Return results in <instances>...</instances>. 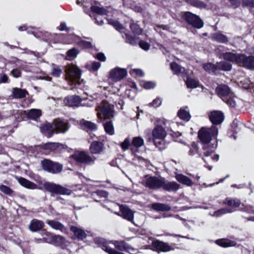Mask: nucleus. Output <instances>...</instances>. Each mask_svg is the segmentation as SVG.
<instances>
[{
	"mask_svg": "<svg viewBox=\"0 0 254 254\" xmlns=\"http://www.w3.org/2000/svg\"><path fill=\"white\" fill-rule=\"evenodd\" d=\"M240 83L243 88L245 89H250L251 87H254V82L252 81L248 78H244L240 81Z\"/></svg>",
	"mask_w": 254,
	"mask_h": 254,
	"instance_id": "c03bdc74",
	"label": "nucleus"
},
{
	"mask_svg": "<svg viewBox=\"0 0 254 254\" xmlns=\"http://www.w3.org/2000/svg\"><path fill=\"white\" fill-rule=\"evenodd\" d=\"M224 116L222 112L213 111L209 115V119L214 125H219L222 123Z\"/></svg>",
	"mask_w": 254,
	"mask_h": 254,
	"instance_id": "f3484780",
	"label": "nucleus"
},
{
	"mask_svg": "<svg viewBox=\"0 0 254 254\" xmlns=\"http://www.w3.org/2000/svg\"><path fill=\"white\" fill-rule=\"evenodd\" d=\"M204 69L209 73L216 74L217 73L216 65L211 63L205 64L203 65Z\"/></svg>",
	"mask_w": 254,
	"mask_h": 254,
	"instance_id": "a19ab883",
	"label": "nucleus"
},
{
	"mask_svg": "<svg viewBox=\"0 0 254 254\" xmlns=\"http://www.w3.org/2000/svg\"><path fill=\"white\" fill-rule=\"evenodd\" d=\"M127 74V71L126 69L117 67L110 71L109 78L115 82H118L125 77Z\"/></svg>",
	"mask_w": 254,
	"mask_h": 254,
	"instance_id": "f8f14e48",
	"label": "nucleus"
},
{
	"mask_svg": "<svg viewBox=\"0 0 254 254\" xmlns=\"http://www.w3.org/2000/svg\"><path fill=\"white\" fill-rule=\"evenodd\" d=\"M120 209L121 212V216L125 219L132 222L133 219V213L132 211L127 207L125 205H121Z\"/></svg>",
	"mask_w": 254,
	"mask_h": 254,
	"instance_id": "412c9836",
	"label": "nucleus"
},
{
	"mask_svg": "<svg viewBox=\"0 0 254 254\" xmlns=\"http://www.w3.org/2000/svg\"><path fill=\"white\" fill-rule=\"evenodd\" d=\"M242 54L226 52L222 54L223 59L230 62L240 65Z\"/></svg>",
	"mask_w": 254,
	"mask_h": 254,
	"instance_id": "a211bd4d",
	"label": "nucleus"
},
{
	"mask_svg": "<svg viewBox=\"0 0 254 254\" xmlns=\"http://www.w3.org/2000/svg\"><path fill=\"white\" fill-rule=\"evenodd\" d=\"M52 66L51 74L55 77H59L63 72L62 69L60 66L55 64H52Z\"/></svg>",
	"mask_w": 254,
	"mask_h": 254,
	"instance_id": "ea45409f",
	"label": "nucleus"
},
{
	"mask_svg": "<svg viewBox=\"0 0 254 254\" xmlns=\"http://www.w3.org/2000/svg\"><path fill=\"white\" fill-rule=\"evenodd\" d=\"M212 40L221 43H226L228 42V38L220 32H216L211 35Z\"/></svg>",
	"mask_w": 254,
	"mask_h": 254,
	"instance_id": "c85d7f7f",
	"label": "nucleus"
},
{
	"mask_svg": "<svg viewBox=\"0 0 254 254\" xmlns=\"http://www.w3.org/2000/svg\"><path fill=\"white\" fill-rule=\"evenodd\" d=\"M163 178L156 177H146L145 185L150 189L157 190L162 188Z\"/></svg>",
	"mask_w": 254,
	"mask_h": 254,
	"instance_id": "ddd939ff",
	"label": "nucleus"
},
{
	"mask_svg": "<svg viewBox=\"0 0 254 254\" xmlns=\"http://www.w3.org/2000/svg\"><path fill=\"white\" fill-rule=\"evenodd\" d=\"M242 4L244 6L254 7V0H243Z\"/></svg>",
	"mask_w": 254,
	"mask_h": 254,
	"instance_id": "0e129e2a",
	"label": "nucleus"
},
{
	"mask_svg": "<svg viewBox=\"0 0 254 254\" xmlns=\"http://www.w3.org/2000/svg\"><path fill=\"white\" fill-rule=\"evenodd\" d=\"M215 243L223 248L234 247L236 246V243L235 241H231L227 239H221L215 241Z\"/></svg>",
	"mask_w": 254,
	"mask_h": 254,
	"instance_id": "c756f323",
	"label": "nucleus"
},
{
	"mask_svg": "<svg viewBox=\"0 0 254 254\" xmlns=\"http://www.w3.org/2000/svg\"><path fill=\"white\" fill-rule=\"evenodd\" d=\"M175 178L179 183L188 187H191L193 185V182L190 178L183 174H177Z\"/></svg>",
	"mask_w": 254,
	"mask_h": 254,
	"instance_id": "393cba45",
	"label": "nucleus"
},
{
	"mask_svg": "<svg viewBox=\"0 0 254 254\" xmlns=\"http://www.w3.org/2000/svg\"><path fill=\"white\" fill-rule=\"evenodd\" d=\"M187 2L190 5L199 8H205L206 5L200 0H186Z\"/></svg>",
	"mask_w": 254,
	"mask_h": 254,
	"instance_id": "79ce46f5",
	"label": "nucleus"
},
{
	"mask_svg": "<svg viewBox=\"0 0 254 254\" xmlns=\"http://www.w3.org/2000/svg\"><path fill=\"white\" fill-rule=\"evenodd\" d=\"M152 208L159 211H166L171 210V207L164 203H154L152 204Z\"/></svg>",
	"mask_w": 254,
	"mask_h": 254,
	"instance_id": "c9c22d12",
	"label": "nucleus"
},
{
	"mask_svg": "<svg viewBox=\"0 0 254 254\" xmlns=\"http://www.w3.org/2000/svg\"><path fill=\"white\" fill-rule=\"evenodd\" d=\"M72 157L77 162L87 165L94 164L95 158H92L84 152H77L72 155Z\"/></svg>",
	"mask_w": 254,
	"mask_h": 254,
	"instance_id": "9b49d317",
	"label": "nucleus"
},
{
	"mask_svg": "<svg viewBox=\"0 0 254 254\" xmlns=\"http://www.w3.org/2000/svg\"><path fill=\"white\" fill-rule=\"evenodd\" d=\"M162 188L168 191H176L179 189L180 185L175 182L166 181L165 179L163 178Z\"/></svg>",
	"mask_w": 254,
	"mask_h": 254,
	"instance_id": "aec40b11",
	"label": "nucleus"
},
{
	"mask_svg": "<svg viewBox=\"0 0 254 254\" xmlns=\"http://www.w3.org/2000/svg\"><path fill=\"white\" fill-rule=\"evenodd\" d=\"M155 30L157 32L160 33L161 35L164 34V33L162 31H166L167 32L169 31V27L167 25H161L157 26Z\"/></svg>",
	"mask_w": 254,
	"mask_h": 254,
	"instance_id": "052dcab7",
	"label": "nucleus"
},
{
	"mask_svg": "<svg viewBox=\"0 0 254 254\" xmlns=\"http://www.w3.org/2000/svg\"><path fill=\"white\" fill-rule=\"evenodd\" d=\"M157 122L158 124H160V125L156 126L153 129L152 135L153 138L152 139H164L167 134L165 128H166L167 130H169V128L167 127V125H170L171 124L174 125V124L163 118L158 119Z\"/></svg>",
	"mask_w": 254,
	"mask_h": 254,
	"instance_id": "7ed1b4c3",
	"label": "nucleus"
},
{
	"mask_svg": "<svg viewBox=\"0 0 254 254\" xmlns=\"http://www.w3.org/2000/svg\"><path fill=\"white\" fill-rule=\"evenodd\" d=\"M170 67L172 71L176 74H183L185 71L184 67L181 66L176 63H172L170 64Z\"/></svg>",
	"mask_w": 254,
	"mask_h": 254,
	"instance_id": "4c0bfd02",
	"label": "nucleus"
},
{
	"mask_svg": "<svg viewBox=\"0 0 254 254\" xmlns=\"http://www.w3.org/2000/svg\"><path fill=\"white\" fill-rule=\"evenodd\" d=\"M218 133V128L214 126L211 127H202L198 133V136L200 141L204 144L203 146V160L208 163L210 160L216 162L219 160V155L213 154L216 146H213L209 148L208 143L213 139H215Z\"/></svg>",
	"mask_w": 254,
	"mask_h": 254,
	"instance_id": "f257e3e1",
	"label": "nucleus"
},
{
	"mask_svg": "<svg viewBox=\"0 0 254 254\" xmlns=\"http://www.w3.org/2000/svg\"><path fill=\"white\" fill-rule=\"evenodd\" d=\"M217 71L219 70L223 71H230L231 70L232 64L226 61H221L216 63Z\"/></svg>",
	"mask_w": 254,
	"mask_h": 254,
	"instance_id": "473e14b6",
	"label": "nucleus"
},
{
	"mask_svg": "<svg viewBox=\"0 0 254 254\" xmlns=\"http://www.w3.org/2000/svg\"><path fill=\"white\" fill-rule=\"evenodd\" d=\"M131 145L134 147V148H131L134 157L138 160L141 159V156L138 154L139 152L137 148L143 145V139L140 137H133L131 142Z\"/></svg>",
	"mask_w": 254,
	"mask_h": 254,
	"instance_id": "2eb2a0df",
	"label": "nucleus"
},
{
	"mask_svg": "<svg viewBox=\"0 0 254 254\" xmlns=\"http://www.w3.org/2000/svg\"><path fill=\"white\" fill-rule=\"evenodd\" d=\"M186 83L188 88H195L198 85V81L190 77L187 78Z\"/></svg>",
	"mask_w": 254,
	"mask_h": 254,
	"instance_id": "a18cd8bd",
	"label": "nucleus"
},
{
	"mask_svg": "<svg viewBox=\"0 0 254 254\" xmlns=\"http://www.w3.org/2000/svg\"><path fill=\"white\" fill-rule=\"evenodd\" d=\"M44 225L43 221L37 219H33L31 221L29 229L32 232H36L42 229Z\"/></svg>",
	"mask_w": 254,
	"mask_h": 254,
	"instance_id": "bb28decb",
	"label": "nucleus"
},
{
	"mask_svg": "<svg viewBox=\"0 0 254 254\" xmlns=\"http://www.w3.org/2000/svg\"><path fill=\"white\" fill-rule=\"evenodd\" d=\"M81 99L77 95H71L65 97L64 100L65 105L71 107H77L80 106Z\"/></svg>",
	"mask_w": 254,
	"mask_h": 254,
	"instance_id": "dca6fc26",
	"label": "nucleus"
},
{
	"mask_svg": "<svg viewBox=\"0 0 254 254\" xmlns=\"http://www.w3.org/2000/svg\"><path fill=\"white\" fill-rule=\"evenodd\" d=\"M149 239L150 241V244H144V249L153 250L158 252H167L173 250L171 247L166 243L153 239Z\"/></svg>",
	"mask_w": 254,
	"mask_h": 254,
	"instance_id": "423d86ee",
	"label": "nucleus"
},
{
	"mask_svg": "<svg viewBox=\"0 0 254 254\" xmlns=\"http://www.w3.org/2000/svg\"><path fill=\"white\" fill-rule=\"evenodd\" d=\"M104 149V144L99 141H93L90 146V151L92 154H100Z\"/></svg>",
	"mask_w": 254,
	"mask_h": 254,
	"instance_id": "b1692460",
	"label": "nucleus"
},
{
	"mask_svg": "<svg viewBox=\"0 0 254 254\" xmlns=\"http://www.w3.org/2000/svg\"><path fill=\"white\" fill-rule=\"evenodd\" d=\"M216 92L222 100H226V98L228 96H231V94L232 93L229 87L224 84L219 85L216 88Z\"/></svg>",
	"mask_w": 254,
	"mask_h": 254,
	"instance_id": "6ab92c4d",
	"label": "nucleus"
},
{
	"mask_svg": "<svg viewBox=\"0 0 254 254\" xmlns=\"http://www.w3.org/2000/svg\"><path fill=\"white\" fill-rule=\"evenodd\" d=\"M41 111L39 109H33L28 111L27 116L28 118L36 120L41 116Z\"/></svg>",
	"mask_w": 254,
	"mask_h": 254,
	"instance_id": "e433bc0d",
	"label": "nucleus"
},
{
	"mask_svg": "<svg viewBox=\"0 0 254 254\" xmlns=\"http://www.w3.org/2000/svg\"><path fill=\"white\" fill-rule=\"evenodd\" d=\"M156 84L153 81H144V89H151L155 88Z\"/></svg>",
	"mask_w": 254,
	"mask_h": 254,
	"instance_id": "bf43d9fd",
	"label": "nucleus"
},
{
	"mask_svg": "<svg viewBox=\"0 0 254 254\" xmlns=\"http://www.w3.org/2000/svg\"><path fill=\"white\" fill-rule=\"evenodd\" d=\"M233 211H234L232 210L231 208H222L215 211L214 214L212 215V216L219 217L223 214L227 213H231Z\"/></svg>",
	"mask_w": 254,
	"mask_h": 254,
	"instance_id": "8fccbe9b",
	"label": "nucleus"
},
{
	"mask_svg": "<svg viewBox=\"0 0 254 254\" xmlns=\"http://www.w3.org/2000/svg\"><path fill=\"white\" fill-rule=\"evenodd\" d=\"M130 145V139L128 137L126 138L125 140L121 144V148L124 151L128 149Z\"/></svg>",
	"mask_w": 254,
	"mask_h": 254,
	"instance_id": "13d9d810",
	"label": "nucleus"
},
{
	"mask_svg": "<svg viewBox=\"0 0 254 254\" xmlns=\"http://www.w3.org/2000/svg\"><path fill=\"white\" fill-rule=\"evenodd\" d=\"M223 101L231 107H235L236 105L233 93L231 94V96H228V97L226 98V100H223Z\"/></svg>",
	"mask_w": 254,
	"mask_h": 254,
	"instance_id": "49530a36",
	"label": "nucleus"
},
{
	"mask_svg": "<svg viewBox=\"0 0 254 254\" xmlns=\"http://www.w3.org/2000/svg\"><path fill=\"white\" fill-rule=\"evenodd\" d=\"M69 128V125L67 122L60 120H55L52 125L46 124L43 127V130H46L52 133H64Z\"/></svg>",
	"mask_w": 254,
	"mask_h": 254,
	"instance_id": "20e7f679",
	"label": "nucleus"
},
{
	"mask_svg": "<svg viewBox=\"0 0 254 254\" xmlns=\"http://www.w3.org/2000/svg\"><path fill=\"white\" fill-rule=\"evenodd\" d=\"M178 117L183 120L189 121L190 119L189 110L188 106H186L185 108L180 109L178 112Z\"/></svg>",
	"mask_w": 254,
	"mask_h": 254,
	"instance_id": "cd10ccee",
	"label": "nucleus"
},
{
	"mask_svg": "<svg viewBox=\"0 0 254 254\" xmlns=\"http://www.w3.org/2000/svg\"><path fill=\"white\" fill-rule=\"evenodd\" d=\"M183 17L189 24L195 28L200 29L203 26V22L199 16L190 12H185Z\"/></svg>",
	"mask_w": 254,
	"mask_h": 254,
	"instance_id": "9d476101",
	"label": "nucleus"
},
{
	"mask_svg": "<svg viewBox=\"0 0 254 254\" xmlns=\"http://www.w3.org/2000/svg\"><path fill=\"white\" fill-rule=\"evenodd\" d=\"M130 28L132 31L136 35H141L142 31L139 25L136 23H132L130 25Z\"/></svg>",
	"mask_w": 254,
	"mask_h": 254,
	"instance_id": "864d4df0",
	"label": "nucleus"
},
{
	"mask_svg": "<svg viewBox=\"0 0 254 254\" xmlns=\"http://www.w3.org/2000/svg\"><path fill=\"white\" fill-rule=\"evenodd\" d=\"M198 154L199 156H201V154L199 151V148L195 142L191 144V147L189 151L190 155H194L195 154Z\"/></svg>",
	"mask_w": 254,
	"mask_h": 254,
	"instance_id": "09e8293b",
	"label": "nucleus"
},
{
	"mask_svg": "<svg viewBox=\"0 0 254 254\" xmlns=\"http://www.w3.org/2000/svg\"><path fill=\"white\" fill-rule=\"evenodd\" d=\"M224 203L229 206L237 208L240 207V210L250 214H254V207L250 205H241V201L237 198L231 199L226 198L224 201ZM249 221L254 222V216H250L247 218Z\"/></svg>",
	"mask_w": 254,
	"mask_h": 254,
	"instance_id": "39448f33",
	"label": "nucleus"
},
{
	"mask_svg": "<svg viewBox=\"0 0 254 254\" xmlns=\"http://www.w3.org/2000/svg\"><path fill=\"white\" fill-rule=\"evenodd\" d=\"M129 73L135 77H141L143 74L142 70L139 68H134L131 69L129 71Z\"/></svg>",
	"mask_w": 254,
	"mask_h": 254,
	"instance_id": "4d7b16f0",
	"label": "nucleus"
},
{
	"mask_svg": "<svg viewBox=\"0 0 254 254\" xmlns=\"http://www.w3.org/2000/svg\"><path fill=\"white\" fill-rule=\"evenodd\" d=\"M147 139L149 142H152L154 145L159 150H164L167 146V144L165 142L164 139H151L149 136H147Z\"/></svg>",
	"mask_w": 254,
	"mask_h": 254,
	"instance_id": "7c9ffc66",
	"label": "nucleus"
},
{
	"mask_svg": "<svg viewBox=\"0 0 254 254\" xmlns=\"http://www.w3.org/2000/svg\"><path fill=\"white\" fill-rule=\"evenodd\" d=\"M46 223L53 229L60 230L61 232L66 233L67 232V229L61 222L56 220H47Z\"/></svg>",
	"mask_w": 254,
	"mask_h": 254,
	"instance_id": "4be33fe9",
	"label": "nucleus"
},
{
	"mask_svg": "<svg viewBox=\"0 0 254 254\" xmlns=\"http://www.w3.org/2000/svg\"><path fill=\"white\" fill-rule=\"evenodd\" d=\"M78 54L79 51L74 48L68 50L66 53L67 56L69 58V60L74 59Z\"/></svg>",
	"mask_w": 254,
	"mask_h": 254,
	"instance_id": "603ef678",
	"label": "nucleus"
},
{
	"mask_svg": "<svg viewBox=\"0 0 254 254\" xmlns=\"http://www.w3.org/2000/svg\"><path fill=\"white\" fill-rule=\"evenodd\" d=\"M18 183L23 187L32 190L35 189H42L41 187H38L37 185L34 184V183L24 178H19L18 179Z\"/></svg>",
	"mask_w": 254,
	"mask_h": 254,
	"instance_id": "5701e85b",
	"label": "nucleus"
},
{
	"mask_svg": "<svg viewBox=\"0 0 254 254\" xmlns=\"http://www.w3.org/2000/svg\"><path fill=\"white\" fill-rule=\"evenodd\" d=\"M10 73L15 78H18L21 75V71L17 68L12 69Z\"/></svg>",
	"mask_w": 254,
	"mask_h": 254,
	"instance_id": "338daca9",
	"label": "nucleus"
},
{
	"mask_svg": "<svg viewBox=\"0 0 254 254\" xmlns=\"http://www.w3.org/2000/svg\"><path fill=\"white\" fill-rule=\"evenodd\" d=\"M43 169L52 174L60 173L63 170V165L59 163L45 159L41 162Z\"/></svg>",
	"mask_w": 254,
	"mask_h": 254,
	"instance_id": "1a4fd4ad",
	"label": "nucleus"
},
{
	"mask_svg": "<svg viewBox=\"0 0 254 254\" xmlns=\"http://www.w3.org/2000/svg\"><path fill=\"white\" fill-rule=\"evenodd\" d=\"M95 195L100 197H107L108 195V193L104 190H98L93 193V196H94Z\"/></svg>",
	"mask_w": 254,
	"mask_h": 254,
	"instance_id": "680f3d73",
	"label": "nucleus"
},
{
	"mask_svg": "<svg viewBox=\"0 0 254 254\" xmlns=\"http://www.w3.org/2000/svg\"><path fill=\"white\" fill-rule=\"evenodd\" d=\"M0 190L9 195H12L14 193V191L9 187L3 185H0Z\"/></svg>",
	"mask_w": 254,
	"mask_h": 254,
	"instance_id": "5fc2aeb1",
	"label": "nucleus"
},
{
	"mask_svg": "<svg viewBox=\"0 0 254 254\" xmlns=\"http://www.w3.org/2000/svg\"><path fill=\"white\" fill-rule=\"evenodd\" d=\"M96 110L99 119H110L114 117L113 106L107 102H103Z\"/></svg>",
	"mask_w": 254,
	"mask_h": 254,
	"instance_id": "0eeeda50",
	"label": "nucleus"
},
{
	"mask_svg": "<svg viewBox=\"0 0 254 254\" xmlns=\"http://www.w3.org/2000/svg\"><path fill=\"white\" fill-rule=\"evenodd\" d=\"M70 231L79 239L83 240L86 237V234L85 231L81 228L75 226H71L70 227Z\"/></svg>",
	"mask_w": 254,
	"mask_h": 254,
	"instance_id": "2f4dec72",
	"label": "nucleus"
},
{
	"mask_svg": "<svg viewBox=\"0 0 254 254\" xmlns=\"http://www.w3.org/2000/svg\"><path fill=\"white\" fill-rule=\"evenodd\" d=\"M101 66V64L98 62H93L92 63V69L94 71H97Z\"/></svg>",
	"mask_w": 254,
	"mask_h": 254,
	"instance_id": "774afa93",
	"label": "nucleus"
},
{
	"mask_svg": "<svg viewBox=\"0 0 254 254\" xmlns=\"http://www.w3.org/2000/svg\"><path fill=\"white\" fill-rule=\"evenodd\" d=\"M223 101L231 107H235L236 105L233 93L231 94V96H228V97L226 98V100H223Z\"/></svg>",
	"mask_w": 254,
	"mask_h": 254,
	"instance_id": "de8ad7c7",
	"label": "nucleus"
},
{
	"mask_svg": "<svg viewBox=\"0 0 254 254\" xmlns=\"http://www.w3.org/2000/svg\"><path fill=\"white\" fill-rule=\"evenodd\" d=\"M162 100L160 98H156L154 99L152 103L149 104L150 106H152L154 108H157L161 105Z\"/></svg>",
	"mask_w": 254,
	"mask_h": 254,
	"instance_id": "69168bd1",
	"label": "nucleus"
},
{
	"mask_svg": "<svg viewBox=\"0 0 254 254\" xmlns=\"http://www.w3.org/2000/svg\"><path fill=\"white\" fill-rule=\"evenodd\" d=\"M65 71L66 73V79L71 84L80 85L83 80H80L81 70L75 65L70 64L65 66Z\"/></svg>",
	"mask_w": 254,
	"mask_h": 254,
	"instance_id": "f03ea898",
	"label": "nucleus"
},
{
	"mask_svg": "<svg viewBox=\"0 0 254 254\" xmlns=\"http://www.w3.org/2000/svg\"><path fill=\"white\" fill-rule=\"evenodd\" d=\"M125 35L126 36L127 42L130 44L131 45H134L137 44V43L138 42V38L132 36L126 33Z\"/></svg>",
	"mask_w": 254,
	"mask_h": 254,
	"instance_id": "6e6d98bb",
	"label": "nucleus"
},
{
	"mask_svg": "<svg viewBox=\"0 0 254 254\" xmlns=\"http://www.w3.org/2000/svg\"><path fill=\"white\" fill-rule=\"evenodd\" d=\"M28 94L27 91L25 89H22L18 88H14L12 91L13 97L14 98L20 99L23 98Z\"/></svg>",
	"mask_w": 254,
	"mask_h": 254,
	"instance_id": "f704fd0d",
	"label": "nucleus"
},
{
	"mask_svg": "<svg viewBox=\"0 0 254 254\" xmlns=\"http://www.w3.org/2000/svg\"><path fill=\"white\" fill-rule=\"evenodd\" d=\"M240 65L249 69L254 70V56H246L242 54Z\"/></svg>",
	"mask_w": 254,
	"mask_h": 254,
	"instance_id": "4468645a",
	"label": "nucleus"
},
{
	"mask_svg": "<svg viewBox=\"0 0 254 254\" xmlns=\"http://www.w3.org/2000/svg\"><path fill=\"white\" fill-rule=\"evenodd\" d=\"M59 147V143L54 142H48L43 145L42 148L44 149L54 151Z\"/></svg>",
	"mask_w": 254,
	"mask_h": 254,
	"instance_id": "37998d69",
	"label": "nucleus"
},
{
	"mask_svg": "<svg viewBox=\"0 0 254 254\" xmlns=\"http://www.w3.org/2000/svg\"><path fill=\"white\" fill-rule=\"evenodd\" d=\"M43 186L47 191L52 193L62 195H69L70 194L69 190L53 183L46 182L43 183Z\"/></svg>",
	"mask_w": 254,
	"mask_h": 254,
	"instance_id": "6e6552de",
	"label": "nucleus"
},
{
	"mask_svg": "<svg viewBox=\"0 0 254 254\" xmlns=\"http://www.w3.org/2000/svg\"><path fill=\"white\" fill-rule=\"evenodd\" d=\"M108 23L112 25L117 30H121L124 28L123 25L114 19H108Z\"/></svg>",
	"mask_w": 254,
	"mask_h": 254,
	"instance_id": "3c124183",
	"label": "nucleus"
},
{
	"mask_svg": "<svg viewBox=\"0 0 254 254\" xmlns=\"http://www.w3.org/2000/svg\"><path fill=\"white\" fill-rule=\"evenodd\" d=\"M105 131L109 135H113L115 133L114 127L111 121H108L103 124Z\"/></svg>",
	"mask_w": 254,
	"mask_h": 254,
	"instance_id": "58836bf2",
	"label": "nucleus"
},
{
	"mask_svg": "<svg viewBox=\"0 0 254 254\" xmlns=\"http://www.w3.org/2000/svg\"><path fill=\"white\" fill-rule=\"evenodd\" d=\"M79 45L80 46L82 47L85 48H91L92 47V45L90 42L82 40L79 42Z\"/></svg>",
	"mask_w": 254,
	"mask_h": 254,
	"instance_id": "e2e57ef3",
	"label": "nucleus"
},
{
	"mask_svg": "<svg viewBox=\"0 0 254 254\" xmlns=\"http://www.w3.org/2000/svg\"><path fill=\"white\" fill-rule=\"evenodd\" d=\"M112 243L117 249L121 251H127L129 253H130V251H129V246L124 241H115L112 242Z\"/></svg>",
	"mask_w": 254,
	"mask_h": 254,
	"instance_id": "72a5a7b5",
	"label": "nucleus"
},
{
	"mask_svg": "<svg viewBox=\"0 0 254 254\" xmlns=\"http://www.w3.org/2000/svg\"><path fill=\"white\" fill-rule=\"evenodd\" d=\"M81 127L87 131H94L97 130V125L89 121H87L84 120H82L80 122Z\"/></svg>",
	"mask_w": 254,
	"mask_h": 254,
	"instance_id": "a878e982",
	"label": "nucleus"
}]
</instances>
